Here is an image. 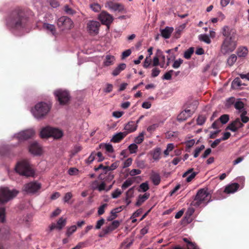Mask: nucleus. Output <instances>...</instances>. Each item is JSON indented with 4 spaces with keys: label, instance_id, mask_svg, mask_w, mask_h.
Masks as SVG:
<instances>
[{
    "label": "nucleus",
    "instance_id": "obj_7",
    "mask_svg": "<svg viewBox=\"0 0 249 249\" xmlns=\"http://www.w3.org/2000/svg\"><path fill=\"white\" fill-rule=\"evenodd\" d=\"M54 94L60 105H66L70 100V94L66 90L59 89L55 90Z\"/></svg>",
    "mask_w": 249,
    "mask_h": 249
},
{
    "label": "nucleus",
    "instance_id": "obj_3",
    "mask_svg": "<svg viewBox=\"0 0 249 249\" xmlns=\"http://www.w3.org/2000/svg\"><path fill=\"white\" fill-rule=\"evenodd\" d=\"M18 193V191L15 190H10L7 187H0V204L7 203L14 198Z\"/></svg>",
    "mask_w": 249,
    "mask_h": 249
},
{
    "label": "nucleus",
    "instance_id": "obj_53",
    "mask_svg": "<svg viewBox=\"0 0 249 249\" xmlns=\"http://www.w3.org/2000/svg\"><path fill=\"white\" fill-rule=\"evenodd\" d=\"M182 63L183 60L181 58H179L174 62L172 67L174 69H178Z\"/></svg>",
    "mask_w": 249,
    "mask_h": 249
},
{
    "label": "nucleus",
    "instance_id": "obj_57",
    "mask_svg": "<svg viewBox=\"0 0 249 249\" xmlns=\"http://www.w3.org/2000/svg\"><path fill=\"white\" fill-rule=\"evenodd\" d=\"M133 183V181L130 179L126 180L122 184V188L123 189H125L127 187L131 186Z\"/></svg>",
    "mask_w": 249,
    "mask_h": 249
},
{
    "label": "nucleus",
    "instance_id": "obj_59",
    "mask_svg": "<svg viewBox=\"0 0 249 249\" xmlns=\"http://www.w3.org/2000/svg\"><path fill=\"white\" fill-rule=\"evenodd\" d=\"M173 71V70H170L166 72L163 76V79L165 80H170L172 78V74Z\"/></svg>",
    "mask_w": 249,
    "mask_h": 249
},
{
    "label": "nucleus",
    "instance_id": "obj_15",
    "mask_svg": "<svg viewBox=\"0 0 249 249\" xmlns=\"http://www.w3.org/2000/svg\"><path fill=\"white\" fill-rule=\"evenodd\" d=\"M222 34L225 37L224 39H234L235 31L228 26H225L222 29Z\"/></svg>",
    "mask_w": 249,
    "mask_h": 249
},
{
    "label": "nucleus",
    "instance_id": "obj_40",
    "mask_svg": "<svg viewBox=\"0 0 249 249\" xmlns=\"http://www.w3.org/2000/svg\"><path fill=\"white\" fill-rule=\"evenodd\" d=\"M90 8L95 12H99L101 9V6L98 3H93L90 4Z\"/></svg>",
    "mask_w": 249,
    "mask_h": 249
},
{
    "label": "nucleus",
    "instance_id": "obj_34",
    "mask_svg": "<svg viewBox=\"0 0 249 249\" xmlns=\"http://www.w3.org/2000/svg\"><path fill=\"white\" fill-rule=\"evenodd\" d=\"M67 219L63 217H60L57 221L56 224V229L61 230L64 227L66 224Z\"/></svg>",
    "mask_w": 249,
    "mask_h": 249
},
{
    "label": "nucleus",
    "instance_id": "obj_10",
    "mask_svg": "<svg viewBox=\"0 0 249 249\" xmlns=\"http://www.w3.org/2000/svg\"><path fill=\"white\" fill-rule=\"evenodd\" d=\"M41 184L37 182H31L26 184L23 190L29 194H35L40 189Z\"/></svg>",
    "mask_w": 249,
    "mask_h": 249
},
{
    "label": "nucleus",
    "instance_id": "obj_61",
    "mask_svg": "<svg viewBox=\"0 0 249 249\" xmlns=\"http://www.w3.org/2000/svg\"><path fill=\"white\" fill-rule=\"evenodd\" d=\"M105 223V220L103 218L97 221L95 228L97 230L100 229L101 227L104 225Z\"/></svg>",
    "mask_w": 249,
    "mask_h": 249
},
{
    "label": "nucleus",
    "instance_id": "obj_64",
    "mask_svg": "<svg viewBox=\"0 0 249 249\" xmlns=\"http://www.w3.org/2000/svg\"><path fill=\"white\" fill-rule=\"evenodd\" d=\"M160 72V70L157 68H155L152 70L151 76L153 77H157L159 75Z\"/></svg>",
    "mask_w": 249,
    "mask_h": 249
},
{
    "label": "nucleus",
    "instance_id": "obj_63",
    "mask_svg": "<svg viewBox=\"0 0 249 249\" xmlns=\"http://www.w3.org/2000/svg\"><path fill=\"white\" fill-rule=\"evenodd\" d=\"M107 206V204H104L98 208V213L99 215H102L104 213L105 209Z\"/></svg>",
    "mask_w": 249,
    "mask_h": 249
},
{
    "label": "nucleus",
    "instance_id": "obj_35",
    "mask_svg": "<svg viewBox=\"0 0 249 249\" xmlns=\"http://www.w3.org/2000/svg\"><path fill=\"white\" fill-rule=\"evenodd\" d=\"M248 53V50L245 47H241L238 48L237 55L239 57H245Z\"/></svg>",
    "mask_w": 249,
    "mask_h": 249
},
{
    "label": "nucleus",
    "instance_id": "obj_26",
    "mask_svg": "<svg viewBox=\"0 0 249 249\" xmlns=\"http://www.w3.org/2000/svg\"><path fill=\"white\" fill-rule=\"evenodd\" d=\"M127 135V133L125 132H119L115 134L111 141L114 142H118Z\"/></svg>",
    "mask_w": 249,
    "mask_h": 249
},
{
    "label": "nucleus",
    "instance_id": "obj_62",
    "mask_svg": "<svg viewBox=\"0 0 249 249\" xmlns=\"http://www.w3.org/2000/svg\"><path fill=\"white\" fill-rule=\"evenodd\" d=\"M133 188H130L126 192V196L125 197L127 198H131L133 196Z\"/></svg>",
    "mask_w": 249,
    "mask_h": 249
},
{
    "label": "nucleus",
    "instance_id": "obj_54",
    "mask_svg": "<svg viewBox=\"0 0 249 249\" xmlns=\"http://www.w3.org/2000/svg\"><path fill=\"white\" fill-rule=\"evenodd\" d=\"M122 192L120 189H116L115 191L112 192V193H111V197L113 198H117L120 196L122 194Z\"/></svg>",
    "mask_w": 249,
    "mask_h": 249
},
{
    "label": "nucleus",
    "instance_id": "obj_38",
    "mask_svg": "<svg viewBox=\"0 0 249 249\" xmlns=\"http://www.w3.org/2000/svg\"><path fill=\"white\" fill-rule=\"evenodd\" d=\"M183 240L185 242L188 243V249H199L197 248L196 246L193 243L190 242L188 241V240L187 238H184ZM175 249H182L180 247H175Z\"/></svg>",
    "mask_w": 249,
    "mask_h": 249
},
{
    "label": "nucleus",
    "instance_id": "obj_12",
    "mask_svg": "<svg viewBox=\"0 0 249 249\" xmlns=\"http://www.w3.org/2000/svg\"><path fill=\"white\" fill-rule=\"evenodd\" d=\"M105 6L113 12H121L124 10V6L122 4L113 2L112 1H107L105 3Z\"/></svg>",
    "mask_w": 249,
    "mask_h": 249
},
{
    "label": "nucleus",
    "instance_id": "obj_30",
    "mask_svg": "<svg viewBox=\"0 0 249 249\" xmlns=\"http://www.w3.org/2000/svg\"><path fill=\"white\" fill-rule=\"evenodd\" d=\"M149 194L145 193L143 195H140L138 197L137 202L136 203V205L137 206H139L142 205L146 200H147L149 197Z\"/></svg>",
    "mask_w": 249,
    "mask_h": 249
},
{
    "label": "nucleus",
    "instance_id": "obj_32",
    "mask_svg": "<svg viewBox=\"0 0 249 249\" xmlns=\"http://www.w3.org/2000/svg\"><path fill=\"white\" fill-rule=\"evenodd\" d=\"M153 184L155 185H157L160 184V178L159 174L153 173L150 177Z\"/></svg>",
    "mask_w": 249,
    "mask_h": 249
},
{
    "label": "nucleus",
    "instance_id": "obj_52",
    "mask_svg": "<svg viewBox=\"0 0 249 249\" xmlns=\"http://www.w3.org/2000/svg\"><path fill=\"white\" fill-rule=\"evenodd\" d=\"M205 148V146L204 145H201L200 146L197 147L196 148L194 151V157L195 158H196L198 156L200 152L203 150Z\"/></svg>",
    "mask_w": 249,
    "mask_h": 249
},
{
    "label": "nucleus",
    "instance_id": "obj_25",
    "mask_svg": "<svg viewBox=\"0 0 249 249\" xmlns=\"http://www.w3.org/2000/svg\"><path fill=\"white\" fill-rule=\"evenodd\" d=\"M115 61V58L113 55L107 54L105 56L103 62L105 66L108 67L114 64Z\"/></svg>",
    "mask_w": 249,
    "mask_h": 249
},
{
    "label": "nucleus",
    "instance_id": "obj_5",
    "mask_svg": "<svg viewBox=\"0 0 249 249\" xmlns=\"http://www.w3.org/2000/svg\"><path fill=\"white\" fill-rule=\"evenodd\" d=\"M6 24L9 28L18 29L22 27V18L19 13L15 12L7 19Z\"/></svg>",
    "mask_w": 249,
    "mask_h": 249
},
{
    "label": "nucleus",
    "instance_id": "obj_37",
    "mask_svg": "<svg viewBox=\"0 0 249 249\" xmlns=\"http://www.w3.org/2000/svg\"><path fill=\"white\" fill-rule=\"evenodd\" d=\"M198 39L201 41H203L207 44H210L211 40L209 36L206 34H201L198 36Z\"/></svg>",
    "mask_w": 249,
    "mask_h": 249
},
{
    "label": "nucleus",
    "instance_id": "obj_46",
    "mask_svg": "<svg viewBox=\"0 0 249 249\" xmlns=\"http://www.w3.org/2000/svg\"><path fill=\"white\" fill-rule=\"evenodd\" d=\"M194 53V49L193 48H190L189 49H188V50H187L185 52H184V57L186 58V59H189L192 54L193 53Z\"/></svg>",
    "mask_w": 249,
    "mask_h": 249
},
{
    "label": "nucleus",
    "instance_id": "obj_39",
    "mask_svg": "<svg viewBox=\"0 0 249 249\" xmlns=\"http://www.w3.org/2000/svg\"><path fill=\"white\" fill-rule=\"evenodd\" d=\"M241 85V81L238 77L235 78L231 83V87L233 89L239 88Z\"/></svg>",
    "mask_w": 249,
    "mask_h": 249
},
{
    "label": "nucleus",
    "instance_id": "obj_2",
    "mask_svg": "<svg viewBox=\"0 0 249 249\" xmlns=\"http://www.w3.org/2000/svg\"><path fill=\"white\" fill-rule=\"evenodd\" d=\"M210 201V195L207 189L203 188L198 191L192 204L194 206L198 207L201 205H206Z\"/></svg>",
    "mask_w": 249,
    "mask_h": 249
},
{
    "label": "nucleus",
    "instance_id": "obj_16",
    "mask_svg": "<svg viewBox=\"0 0 249 249\" xmlns=\"http://www.w3.org/2000/svg\"><path fill=\"white\" fill-rule=\"evenodd\" d=\"M222 34L225 37L224 39H234L235 31L228 26H225L222 29Z\"/></svg>",
    "mask_w": 249,
    "mask_h": 249
},
{
    "label": "nucleus",
    "instance_id": "obj_42",
    "mask_svg": "<svg viewBox=\"0 0 249 249\" xmlns=\"http://www.w3.org/2000/svg\"><path fill=\"white\" fill-rule=\"evenodd\" d=\"M77 229V227L75 225H72L71 227H68L66 232V235L68 236H71L73 233H74Z\"/></svg>",
    "mask_w": 249,
    "mask_h": 249
},
{
    "label": "nucleus",
    "instance_id": "obj_17",
    "mask_svg": "<svg viewBox=\"0 0 249 249\" xmlns=\"http://www.w3.org/2000/svg\"><path fill=\"white\" fill-rule=\"evenodd\" d=\"M243 126L239 118L236 119L234 121L231 123L227 127L226 129L230 130L232 132H236L238 129Z\"/></svg>",
    "mask_w": 249,
    "mask_h": 249
},
{
    "label": "nucleus",
    "instance_id": "obj_11",
    "mask_svg": "<svg viewBox=\"0 0 249 249\" xmlns=\"http://www.w3.org/2000/svg\"><path fill=\"white\" fill-rule=\"evenodd\" d=\"M98 19L103 24L110 25L113 20V18L110 14L105 11H103L98 15Z\"/></svg>",
    "mask_w": 249,
    "mask_h": 249
},
{
    "label": "nucleus",
    "instance_id": "obj_19",
    "mask_svg": "<svg viewBox=\"0 0 249 249\" xmlns=\"http://www.w3.org/2000/svg\"><path fill=\"white\" fill-rule=\"evenodd\" d=\"M90 186L93 190H97L99 192H102L105 189V181L99 182L97 180H94L91 182Z\"/></svg>",
    "mask_w": 249,
    "mask_h": 249
},
{
    "label": "nucleus",
    "instance_id": "obj_41",
    "mask_svg": "<svg viewBox=\"0 0 249 249\" xmlns=\"http://www.w3.org/2000/svg\"><path fill=\"white\" fill-rule=\"evenodd\" d=\"M237 57L235 54H231L227 59V63L230 66H231L236 61Z\"/></svg>",
    "mask_w": 249,
    "mask_h": 249
},
{
    "label": "nucleus",
    "instance_id": "obj_6",
    "mask_svg": "<svg viewBox=\"0 0 249 249\" xmlns=\"http://www.w3.org/2000/svg\"><path fill=\"white\" fill-rule=\"evenodd\" d=\"M236 47V43L234 39H224L221 47V52L226 54L233 52Z\"/></svg>",
    "mask_w": 249,
    "mask_h": 249
},
{
    "label": "nucleus",
    "instance_id": "obj_45",
    "mask_svg": "<svg viewBox=\"0 0 249 249\" xmlns=\"http://www.w3.org/2000/svg\"><path fill=\"white\" fill-rule=\"evenodd\" d=\"M247 112L246 110H244L243 112H241L240 117L242 123H247L249 121V117L247 116Z\"/></svg>",
    "mask_w": 249,
    "mask_h": 249
},
{
    "label": "nucleus",
    "instance_id": "obj_1",
    "mask_svg": "<svg viewBox=\"0 0 249 249\" xmlns=\"http://www.w3.org/2000/svg\"><path fill=\"white\" fill-rule=\"evenodd\" d=\"M51 108V105L45 102H41L36 104L32 108L31 112L36 119H43L49 112Z\"/></svg>",
    "mask_w": 249,
    "mask_h": 249
},
{
    "label": "nucleus",
    "instance_id": "obj_28",
    "mask_svg": "<svg viewBox=\"0 0 249 249\" xmlns=\"http://www.w3.org/2000/svg\"><path fill=\"white\" fill-rule=\"evenodd\" d=\"M161 151L160 147H156L150 152V154L155 160H158L160 159Z\"/></svg>",
    "mask_w": 249,
    "mask_h": 249
},
{
    "label": "nucleus",
    "instance_id": "obj_56",
    "mask_svg": "<svg viewBox=\"0 0 249 249\" xmlns=\"http://www.w3.org/2000/svg\"><path fill=\"white\" fill-rule=\"evenodd\" d=\"M96 153L95 152H93L91 153L88 159L86 160V163L90 164L91 163L95 158Z\"/></svg>",
    "mask_w": 249,
    "mask_h": 249
},
{
    "label": "nucleus",
    "instance_id": "obj_29",
    "mask_svg": "<svg viewBox=\"0 0 249 249\" xmlns=\"http://www.w3.org/2000/svg\"><path fill=\"white\" fill-rule=\"evenodd\" d=\"M63 136L62 131L57 128H53L51 132V137H53L54 139H59Z\"/></svg>",
    "mask_w": 249,
    "mask_h": 249
},
{
    "label": "nucleus",
    "instance_id": "obj_18",
    "mask_svg": "<svg viewBox=\"0 0 249 249\" xmlns=\"http://www.w3.org/2000/svg\"><path fill=\"white\" fill-rule=\"evenodd\" d=\"M41 146L36 142L32 143L29 146V151L35 155H39L42 153Z\"/></svg>",
    "mask_w": 249,
    "mask_h": 249
},
{
    "label": "nucleus",
    "instance_id": "obj_13",
    "mask_svg": "<svg viewBox=\"0 0 249 249\" xmlns=\"http://www.w3.org/2000/svg\"><path fill=\"white\" fill-rule=\"evenodd\" d=\"M100 23L95 20H90L87 23V29L91 34L97 35L98 33Z\"/></svg>",
    "mask_w": 249,
    "mask_h": 249
},
{
    "label": "nucleus",
    "instance_id": "obj_51",
    "mask_svg": "<svg viewBox=\"0 0 249 249\" xmlns=\"http://www.w3.org/2000/svg\"><path fill=\"white\" fill-rule=\"evenodd\" d=\"M206 118L204 115H199L198 116L197 119V124L199 125H201L204 124L205 122Z\"/></svg>",
    "mask_w": 249,
    "mask_h": 249
},
{
    "label": "nucleus",
    "instance_id": "obj_43",
    "mask_svg": "<svg viewBox=\"0 0 249 249\" xmlns=\"http://www.w3.org/2000/svg\"><path fill=\"white\" fill-rule=\"evenodd\" d=\"M144 132H141L138 136H137L134 140L136 144L141 143L144 140Z\"/></svg>",
    "mask_w": 249,
    "mask_h": 249
},
{
    "label": "nucleus",
    "instance_id": "obj_8",
    "mask_svg": "<svg viewBox=\"0 0 249 249\" xmlns=\"http://www.w3.org/2000/svg\"><path fill=\"white\" fill-rule=\"evenodd\" d=\"M57 25L62 30H69L72 28L73 26L72 21L68 17H60L57 21Z\"/></svg>",
    "mask_w": 249,
    "mask_h": 249
},
{
    "label": "nucleus",
    "instance_id": "obj_33",
    "mask_svg": "<svg viewBox=\"0 0 249 249\" xmlns=\"http://www.w3.org/2000/svg\"><path fill=\"white\" fill-rule=\"evenodd\" d=\"M234 107L238 110L239 112H243L244 110H246L244 108V103L240 100L235 102L234 104Z\"/></svg>",
    "mask_w": 249,
    "mask_h": 249
},
{
    "label": "nucleus",
    "instance_id": "obj_9",
    "mask_svg": "<svg viewBox=\"0 0 249 249\" xmlns=\"http://www.w3.org/2000/svg\"><path fill=\"white\" fill-rule=\"evenodd\" d=\"M196 108H185L181 111L178 115L177 120L179 122H182L186 121L195 112Z\"/></svg>",
    "mask_w": 249,
    "mask_h": 249
},
{
    "label": "nucleus",
    "instance_id": "obj_21",
    "mask_svg": "<svg viewBox=\"0 0 249 249\" xmlns=\"http://www.w3.org/2000/svg\"><path fill=\"white\" fill-rule=\"evenodd\" d=\"M173 31V27L166 26L164 29L160 30L161 36L165 39L169 38Z\"/></svg>",
    "mask_w": 249,
    "mask_h": 249
},
{
    "label": "nucleus",
    "instance_id": "obj_36",
    "mask_svg": "<svg viewBox=\"0 0 249 249\" xmlns=\"http://www.w3.org/2000/svg\"><path fill=\"white\" fill-rule=\"evenodd\" d=\"M43 27L48 31H50L52 34L53 35H55V26L53 25L48 23H44Z\"/></svg>",
    "mask_w": 249,
    "mask_h": 249
},
{
    "label": "nucleus",
    "instance_id": "obj_4",
    "mask_svg": "<svg viewBox=\"0 0 249 249\" xmlns=\"http://www.w3.org/2000/svg\"><path fill=\"white\" fill-rule=\"evenodd\" d=\"M15 169L18 173L26 177L32 176L34 173L29 163L26 160L18 162Z\"/></svg>",
    "mask_w": 249,
    "mask_h": 249
},
{
    "label": "nucleus",
    "instance_id": "obj_24",
    "mask_svg": "<svg viewBox=\"0 0 249 249\" xmlns=\"http://www.w3.org/2000/svg\"><path fill=\"white\" fill-rule=\"evenodd\" d=\"M52 127L46 126L43 128L40 133V137L42 138L50 137L51 136Z\"/></svg>",
    "mask_w": 249,
    "mask_h": 249
},
{
    "label": "nucleus",
    "instance_id": "obj_31",
    "mask_svg": "<svg viewBox=\"0 0 249 249\" xmlns=\"http://www.w3.org/2000/svg\"><path fill=\"white\" fill-rule=\"evenodd\" d=\"M99 147L100 148L105 149L108 153H112L114 152L113 146L110 143H101L99 145Z\"/></svg>",
    "mask_w": 249,
    "mask_h": 249
},
{
    "label": "nucleus",
    "instance_id": "obj_49",
    "mask_svg": "<svg viewBox=\"0 0 249 249\" xmlns=\"http://www.w3.org/2000/svg\"><path fill=\"white\" fill-rule=\"evenodd\" d=\"M118 162H115L112 163L110 167H109V166L105 167L104 168V171H105V172H107L108 171L114 170L118 167Z\"/></svg>",
    "mask_w": 249,
    "mask_h": 249
},
{
    "label": "nucleus",
    "instance_id": "obj_50",
    "mask_svg": "<svg viewBox=\"0 0 249 249\" xmlns=\"http://www.w3.org/2000/svg\"><path fill=\"white\" fill-rule=\"evenodd\" d=\"M222 124H226L229 120V116L227 114L222 115L219 120Z\"/></svg>",
    "mask_w": 249,
    "mask_h": 249
},
{
    "label": "nucleus",
    "instance_id": "obj_44",
    "mask_svg": "<svg viewBox=\"0 0 249 249\" xmlns=\"http://www.w3.org/2000/svg\"><path fill=\"white\" fill-rule=\"evenodd\" d=\"M149 187L148 185V183L147 182H145L143 183H142L140 185V189L139 190V192L142 191L143 192H145L147 191L148 190H149Z\"/></svg>",
    "mask_w": 249,
    "mask_h": 249
},
{
    "label": "nucleus",
    "instance_id": "obj_27",
    "mask_svg": "<svg viewBox=\"0 0 249 249\" xmlns=\"http://www.w3.org/2000/svg\"><path fill=\"white\" fill-rule=\"evenodd\" d=\"M126 68V64L124 63H121L116 67L112 72V74L114 76L118 75L120 72Z\"/></svg>",
    "mask_w": 249,
    "mask_h": 249
},
{
    "label": "nucleus",
    "instance_id": "obj_47",
    "mask_svg": "<svg viewBox=\"0 0 249 249\" xmlns=\"http://www.w3.org/2000/svg\"><path fill=\"white\" fill-rule=\"evenodd\" d=\"M0 221L4 223L5 221V209L4 208H0Z\"/></svg>",
    "mask_w": 249,
    "mask_h": 249
},
{
    "label": "nucleus",
    "instance_id": "obj_14",
    "mask_svg": "<svg viewBox=\"0 0 249 249\" xmlns=\"http://www.w3.org/2000/svg\"><path fill=\"white\" fill-rule=\"evenodd\" d=\"M34 134V130L33 129H29L22 131L16 134L15 136L19 140H25L32 137Z\"/></svg>",
    "mask_w": 249,
    "mask_h": 249
},
{
    "label": "nucleus",
    "instance_id": "obj_23",
    "mask_svg": "<svg viewBox=\"0 0 249 249\" xmlns=\"http://www.w3.org/2000/svg\"><path fill=\"white\" fill-rule=\"evenodd\" d=\"M193 168L190 169L183 174L182 177L186 178V180L187 182H190L196 177V173L193 172Z\"/></svg>",
    "mask_w": 249,
    "mask_h": 249
},
{
    "label": "nucleus",
    "instance_id": "obj_55",
    "mask_svg": "<svg viewBox=\"0 0 249 249\" xmlns=\"http://www.w3.org/2000/svg\"><path fill=\"white\" fill-rule=\"evenodd\" d=\"M72 194L71 192H68L65 194L63 200L65 203H69L70 200L72 198Z\"/></svg>",
    "mask_w": 249,
    "mask_h": 249
},
{
    "label": "nucleus",
    "instance_id": "obj_20",
    "mask_svg": "<svg viewBox=\"0 0 249 249\" xmlns=\"http://www.w3.org/2000/svg\"><path fill=\"white\" fill-rule=\"evenodd\" d=\"M137 123L135 122H129L124 127V132H127V134L133 132L137 129Z\"/></svg>",
    "mask_w": 249,
    "mask_h": 249
},
{
    "label": "nucleus",
    "instance_id": "obj_58",
    "mask_svg": "<svg viewBox=\"0 0 249 249\" xmlns=\"http://www.w3.org/2000/svg\"><path fill=\"white\" fill-rule=\"evenodd\" d=\"M159 124H153L147 127V130L150 133H152L159 127Z\"/></svg>",
    "mask_w": 249,
    "mask_h": 249
},
{
    "label": "nucleus",
    "instance_id": "obj_60",
    "mask_svg": "<svg viewBox=\"0 0 249 249\" xmlns=\"http://www.w3.org/2000/svg\"><path fill=\"white\" fill-rule=\"evenodd\" d=\"M132 162V159L131 158H128L123 163V167L124 168H126L130 166Z\"/></svg>",
    "mask_w": 249,
    "mask_h": 249
},
{
    "label": "nucleus",
    "instance_id": "obj_22",
    "mask_svg": "<svg viewBox=\"0 0 249 249\" xmlns=\"http://www.w3.org/2000/svg\"><path fill=\"white\" fill-rule=\"evenodd\" d=\"M239 185L237 183L231 184L226 187L224 192L227 194L235 193L239 188Z\"/></svg>",
    "mask_w": 249,
    "mask_h": 249
},
{
    "label": "nucleus",
    "instance_id": "obj_48",
    "mask_svg": "<svg viewBox=\"0 0 249 249\" xmlns=\"http://www.w3.org/2000/svg\"><path fill=\"white\" fill-rule=\"evenodd\" d=\"M138 146L136 143H132L128 146V149L131 154L136 153L137 151Z\"/></svg>",
    "mask_w": 249,
    "mask_h": 249
}]
</instances>
